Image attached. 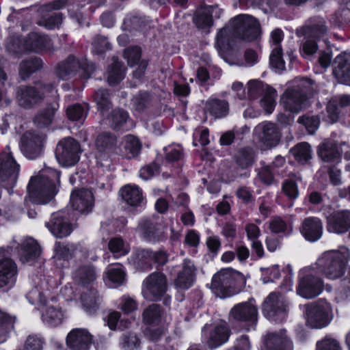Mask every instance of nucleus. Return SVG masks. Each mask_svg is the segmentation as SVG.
Segmentation results:
<instances>
[{"instance_id": "nucleus-44", "label": "nucleus", "mask_w": 350, "mask_h": 350, "mask_svg": "<svg viewBox=\"0 0 350 350\" xmlns=\"http://www.w3.org/2000/svg\"><path fill=\"white\" fill-rule=\"evenodd\" d=\"M55 255L54 258L56 261L57 265H59L57 260L67 261L70 259L75 250V247L72 244H64L57 242L55 245Z\"/></svg>"}, {"instance_id": "nucleus-35", "label": "nucleus", "mask_w": 350, "mask_h": 350, "mask_svg": "<svg viewBox=\"0 0 350 350\" xmlns=\"http://www.w3.org/2000/svg\"><path fill=\"white\" fill-rule=\"evenodd\" d=\"M81 300L83 308L90 314L95 312L102 301L97 291L94 288L89 287L85 288L83 291Z\"/></svg>"}, {"instance_id": "nucleus-53", "label": "nucleus", "mask_w": 350, "mask_h": 350, "mask_svg": "<svg viewBox=\"0 0 350 350\" xmlns=\"http://www.w3.org/2000/svg\"><path fill=\"white\" fill-rule=\"evenodd\" d=\"M153 258V252L150 250L142 249L135 252L136 263L139 266L150 269Z\"/></svg>"}, {"instance_id": "nucleus-13", "label": "nucleus", "mask_w": 350, "mask_h": 350, "mask_svg": "<svg viewBox=\"0 0 350 350\" xmlns=\"http://www.w3.org/2000/svg\"><path fill=\"white\" fill-rule=\"evenodd\" d=\"M247 96L251 100H255L262 96L260 105L267 113H271L276 105L277 92L271 86L262 81L257 79L250 80L247 84Z\"/></svg>"}, {"instance_id": "nucleus-14", "label": "nucleus", "mask_w": 350, "mask_h": 350, "mask_svg": "<svg viewBox=\"0 0 350 350\" xmlns=\"http://www.w3.org/2000/svg\"><path fill=\"white\" fill-rule=\"evenodd\" d=\"M19 171L20 165L7 146L6 150L0 153V185L6 188L8 193L15 185Z\"/></svg>"}, {"instance_id": "nucleus-25", "label": "nucleus", "mask_w": 350, "mask_h": 350, "mask_svg": "<svg viewBox=\"0 0 350 350\" xmlns=\"http://www.w3.org/2000/svg\"><path fill=\"white\" fill-rule=\"evenodd\" d=\"M299 231L306 240L310 242H316L322 237L323 222L316 217H306L302 221Z\"/></svg>"}, {"instance_id": "nucleus-40", "label": "nucleus", "mask_w": 350, "mask_h": 350, "mask_svg": "<svg viewBox=\"0 0 350 350\" xmlns=\"http://www.w3.org/2000/svg\"><path fill=\"white\" fill-rule=\"evenodd\" d=\"M42 66V60L36 57L23 60L19 65V75L23 80L28 79L31 74L38 70Z\"/></svg>"}, {"instance_id": "nucleus-34", "label": "nucleus", "mask_w": 350, "mask_h": 350, "mask_svg": "<svg viewBox=\"0 0 350 350\" xmlns=\"http://www.w3.org/2000/svg\"><path fill=\"white\" fill-rule=\"evenodd\" d=\"M336 66L334 69V75L338 81L350 85V53H343L335 59Z\"/></svg>"}, {"instance_id": "nucleus-16", "label": "nucleus", "mask_w": 350, "mask_h": 350, "mask_svg": "<svg viewBox=\"0 0 350 350\" xmlns=\"http://www.w3.org/2000/svg\"><path fill=\"white\" fill-rule=\"evenodd\" d=\"M80 153L79 144L73 138L67 137L58 143L56 148L55 157L61 165L71 167L79 161Z\"/></svg>"}, {"instance_id": "nucleus-43", "label": "nucleus", "mask_w": 350, "mask_h": 350, "mask_svg": "<svg viewBox=\"0 0 350 350\" xmlns=\"http://www.w3.org/2000/svg\"><path fill=\"white\" fill-rule=\"evenodd\" d=\"M290 152L295 159L300 163H306L312 158L310 146L306 142L298 144Z\"/></svg>"}, {"instance_id": "nucleus-8", "label": "nucleus", "mask_w": 350, "mask_h": 350, "mask_svg": "<svg viewBox=\"0 0 350 350\" xmlns=\"http://www.w3.org/2000/svg\"><path fill=\"white\" fill-rule=\"evenodd\" d=\"M317 271L312 265L301 269L299 273L296 293L304 299H313L324 289L323 279L317 276Z\"/></svg>"}, {"instance_id": "nucleus-57", "label": "nucleus", "mask_w": 350, "mask_h": 350, "mask_svg": "<svg viewBox=\"0 0 350 350\" xmlns=\"http://www.w3.org/2000/svg\"><path fill=\"white\" fill-rule=\"evenodd\" d=\"M270 64L278 70H285V62L282 59L281 47L273 48L270 55Z\"/></svg>"}, {"instance_id": "nucleus-22", "label": "nucleus", "mask_w": 350, "mask_h": 350, "mask_svg": "<svg viewBox=\"0 0 350 350\" xmlns=\"http://www.w3.org/2000/svg\"><path fill=\"white\" fill-rule=\"evenodd\" d=\"M254 132L259 141L266 148L275 146L280 139L278 128L275 124L270 122H263L258 124L255 127Z\"/></svg>"}, {"instance_id": "nucleus-42", "label": "nucleus", "mask_w": 350, "mask_h": 350, "mask_svg": "<svg viewBox=\"0 0 350 350\" xmlns=\"http://www.w3.org/2000/svg\"><path fill=\"white\" fill-rule=\"evenodd\" d=\"M57 107L58 105L55 103L40 111L34 118L35 124L40 127L50 125Z\"/></svg>"}, {"instance_id": "nucleus-32", "label": "nucleus", "mask_w": 350, "mask_h": 350, "mask_svg": "<svg viewBox=\"0 0 350 350\" xmlns=\"http://www.w3.org/2000/svg\"><path fill=\"white\" fill-rule=\"evenodd\" d=\"M342 145H345V143L338 144L332 139L325 140L319 146L318 154L324 162H337L340 159L341 154L339 146Z\"/></svg>"}, {"instance_id": "nucleus-6", "label": "nucleus", "mask_w": 350, "mask_h": 350, "mask_svg": "<svg viewBox=\"0 0 350 350\" xmlns=\"http://www.w3.org/2000/svg\"><path fill=\"white\" fill-rule=\"evenodd\" d=\"M244 283L242 274L231 269H225L213 275L211 288L217 297L224 298L233 295L236 288Z\"/></svg>"}, {"instance_id": "nucleus-39", "label": "nucleus", "mask_w": 350, "mask_h": 350, "mask_svg": "<svg viewBox=\"0 0 350 350\" xmlns=\"http://www.w3.org/2000/svg\"><path fill=\"white\" fill-rule=\"evenodd\" d=\"M107 284L111 288H116L124 284L126 280V273L123 267L116 265L107 268L106 271Z\"/></svg>"}, {"instance_id": "nucleus-11", "label": "nucleus", "mask_w": 350, "mask_h": 350, "mask_svg": "<svg viewBox=\"0 0 350 350\" xmlns=\"http://www.w3.org/2000/svg\"><path fill=\"white\" fill-rule=\"evenodd\" d=\"M312 82L309 79L300 80L297 88L288 89L281 97L284 107L291 112L298 113L308 104V94L311 90Z\"/></svg>"}, {"instance_id": "nucleus-33", "label": "nucleus", "mask_w": 350, "mask_h": 350, "mask_svg": "<svg viewBox=\"0 0 350 350\" xmlns=\"http://www.w3.org/2000/svg\"><path fill=\"white\" fill-rule=\"evenodd\" d=\"M161 230V224L154 219H142L137 228V232L144 239L152 242L158 241Z\"/></svg>"}, {"instance_id": "nucleus-9", "label": "nucleus", "mask_w": 350, "mask_h": 350, "mask_svg": "<svg viewBox=\"0 0 350 350\" xmlns=\"http://www.w3.org/2000/svg\"><path fill=\"white\" fill-rule=\"evenodd\" d=\"M167 282L165 275L161 272H154L147 276L142 282V293L149 301H159L169 305L171 297L167 295Z\"/></svg>"}, {"instance_id": "nucleus-55", "label": "nucleus", "mask_w": 350, "mask_h": 350, "mask_svg": "<svg viewBox=\"0 0 350 350\" xmlns=\"http://www.w3.org/2000/svg\"><path fill=\"white\" fill-rule=\"evenodd\" d=\"M183 148L179 144H172L165 148V160L167 162H176L183 157Z\"/></svg>"}, {"instance_id": "nucleus-56", "label": "nucleus", "mask_w": 350, "mask_h": 350, "mask_svg": "<svg viewBox=\"0 0 350 350\" xmlns=\"http://www.w3.org/2000/svg\"><path fill=\"white\" fill-rule=\"evenodd\" d=\"M194 22L196 25L201 29L208 28L213 25V19L207 12L206 5L196 14Z\"/></svg>"}, {"instance_id": "nucleus-31", "label": "nucleus", "mask_w": 350, "mask_h": 350, "mask_svg": "<svg viewBox=\"0 0 350 350\" xmlns=\"http://www.w3.org/2000/svg\"><path fill=\"white\" fill-rule=\"evenodd\" d=\"M72 278L77 284L89 287L96 280L95 268L90 263L79 264L72 272Z\"/></svg>"}, {"instance_id": "nucleus-62", "label": "nucleus", "mask_w": 350, "mask_h": 350, "mask_svg": "<svg viewBox=\"0 0 350 350\" xmlns=\"http://www.w3.org/2000/svg\"><path fill=\"white\" fill-rule=\"evenodd\" d=\"M67 116L72 121L81 120L85 118L86 112L81 105L76 104L68 107Z\"/></svg>"}, {"instance_id": "nucleus-54", "label": "nucleus", "mask_w": 350, "mask_h": 350, "mask_svg": "<svg viewBox=\"0 0 350 350\" xmlns=\"http://www.w3.org/2000/svg\"><path fill=\"white\" fill-rule=\"evenodd\" d=\"M118 307L124 313L130 314L137 309V301L129 295H123L118 302Z\"/></svg>"}, {"instance_id": "nucleus-64", "label": "nucleus", "mask_w": 350, "mask_h": 350, "mask_svg": "<svg viewBox=\"0 0 350 350\" xmlns=\"http://www.w3.org/2000/svg\"><path fill=\"white\" fill-rule=\"evenodd\" d=\"M205 243L208 252L213 256H217L221 247L219 237L216 235H210L206 237Z\"/></svg>"}, {"instance_id": "nucleus-59", "label": "nucleus", "mask_w": 350, "mask_h": 350, "mask_svg": "<svg viewBox=\"0 0 350 350\" xmlns=\"http://www.w3.org/2000/svg\"><path fill=\"white\" fill-rule=\"evenodd\" d=\"M92 45L93 52L96 54H102L111 49V46L107 38L100 36H97L94 38Z\"/></svg>"}, {"instance_id": "nucleus-38", "label": "nucleus", "mask_w": 350, "mask_h": 350, "mask_svg": "<svg viewBox=\"0 0 350 350\" xmlns=\"http://www.w3.org/2000/svg\"><path fill=\"white\" fill-rule=\"evenodd\" d=\"M121 195L123 200L131 206H137L142 201V191L136 185H127L122 188Z\"/></svg>"}, {"instance_id": "nucleus-37", "label": "nucleus", "mask_w": 350, "mask_h": 350, "mask_svg": "<svg viewBox=\"0 0 350 350\" xmlns=\"http://www.w3.org/2000/svg\"><path fill=\"white\" fill-rule=\"evenodd\" d=\"M206 110L215 118L225 117L229 110V105L225 100L209 98L206 103Z\"/></svg>"}, {"instance_id": "nucleus-17", "label": "nucleus", "mask_w": 350, "mask_h": 350, "mask_svg": "<svg viewBox=\"0 0 350 350\" xmlns=\"http://www.w3.org/2000/svg\"><path fill=\"white\" fill-rule=\"evenodd\" d=\"M229 338V329L225 321L208 325L202 329V342L209 348H217L225 343Z\"/></svg>"}, {"instance_id": "nucleus-50", "label": "nucleus", "mask_w": 350, "mask_h": 350, "mask_svg": "<svg viewBox=\"0 0 350 350\" xmlns=\"http://www.w3.org/2000/svg\"><path fill=\"white\" fill-rule=\"evenodd\" d=\"M120 345L124 350H136L140 346V340L134 333H125L121 337Z\"/></svg>"}, {"instance_id": "nucleus-41", "label": "nucleus", "mask_w": 350, "mask_h": 350, "mask_svg": "<svg viewBox=\"0 0 350 350\" xmlns=\"http://www.w3.org/2000/svg\"><path fill=\"white\" fill-rule=\"evenodd\" d=\"M107 72V82L110 85L119 83L124 77L125 68L116 58L112 59Z\"/></svg>"}, {"instance_id": "nucleus-23", "label": "nucleus", "mask_w": 350, "mask_h": 350, "mask_svg": "<svg viewBox=\"0 0 350 350\" xmlns=\"http://www.w3.org/2000/svg\"><path fill=\"white\" fill-rule=\"evenodd\" d=\"M18 258L23 264H33L40 254L38 243L31 237H25L16 247Z\"/></svg>"}, {"instance_id": "nucleus-15", "label": "nucleus", "mask_w": 350, "mask_h": 350, "mask_svg": "<svg viewBox=\"0 0 350 350\" xmlns=\"http://www.w3.org/2000/svg\"><path fill=\"white\" fill-rule=\"evenodd\" d=\"M288 301L279 293H271L262 304V313L271 321L282 322L286 317Z\"/></svg>"}, {"instance_id": "nucleus-49", "label": "nucleus", "mask_w": 350, "mask_h": 350, "mask_svg": "<svg viewBox=\"0 0 350 350\" xmlns=\"http://www.w3.org/2000/svg\"><path fill=\"white\" fill-rule=\"evenodd\" d=\"M122 146L126 154H130V157L136 156L141 149V145L138 139L131 135L124 137Z\"/></svg>"}, {"instance_id": "nucleus-58", "label": "nucleus", "mask_w": 350, "mask_h": 350, "mask_svg": "<svg viewBox=\"0 0 350 350\" xmlns=\"http://www.w3.org/2000/svg\"><path fill=\"white\" fill-rule=\"evenodd\" d=\"M298 122L303 124L310 134H313L319 126V119L313 116H301L299 118Z\"/></svg>"}, {"instance_id": "nucleus-7", "label": "nucleus", "mask_w": 350, "mask_h": 350, "mask_svg": "<svg viewBox=\"0 0 350 350\" xmlns=\"http://www.w3.org/2000/svg\"><path fill=\"white\" fill-rule=\"evenodd\" d=\"M51 40L44 35L31 32L25 41H21L18 36H10L5 42L6 50L12 53H20L26 51L36 53L51 49Z\"/></svg>"}, {"instance_id": "nucleus-20", "label": "nucleus", "mask_w": 350, "mask_h": 350, "mask_svg": "<svg viewBox=\"0 0 350 350\" xmlns=\"http://www.w3.org/2000/svg\"><path fill=\"white\" fill-rule=\"evenodd\" d=\"M45 135L37 131H27L21 137L20 148L23 154L29 159H34L42 151Z\"/></svg>"}, {"instance_id": "nucleus-1", "label": "nucleus", "mask_w": 350, "mask_h": 350, "mask_svg": "<svg viewBox=\"0 0 350 350\" xmlns=\"http://www.w3.org/2000/svg\"><path fill=\"white\" fill-rule=\"evenodd\" d=\"M260 36L261 29L258 21L251 15L239 14L218 31L215 46L221 52L229 47L233 38L252 42L258 40Z\"/></svg>"}, {"instance_id": "nucleus-36", "label": "nucleus", "mask_w": 350, "mask_h": 350, "mask_svg": "<svg viewBox=\"0 0 350 350\" xmlns=\"http://www.w3.org/2000/svg\"><path fill=\"white\" fill-rule=\"evenodd\" d=\"M143 320L145 323L151 326L160 325L166 321L160 306L155 304H151L144 310Z\"/></svg>"}, {"instance_id": "nucleus-19", "label": "nucleus", "mask_w": 350, "mask_h": 350, "mask_svg": "<svg viewBox=\"0 0 350 350\" xmlns=\"http://www.w3.org/2000/svg\"><path fill=\"white\" fill-rule=\"evenodd\" d=\"M66 345L70 350H90L92 344L96 350H101L98 341L93 340V336L85 328L72 329L66 338Z\"/></svg>"}, {"instance_id": "nucleus-28", "label": "nucleus", "mask_w": 350, "mask_h": 350, "mask_svg": "<svg viewBox=\"0 0 350 350\" xmlns=\"http://www.w3.org/2000/svg\"><path fill=\"white\" fill-rule=\"evenodd\" d=\"M142 50L139 46H130L124 51V57L131 66H137L133 71V76L137 79H141L148 66V62L141 59Z\"/></svg>"}, {"instance_id": "nucleus-21", "label": "nucleus", "mask_w": 350, "mask_h": 350, "mask_svg": "<svg viewBox=\"0 0 350 350\" xmlns=\"http://www.w3.org/2000/svg\"><path fill=\"white\" fill-rule=\"evenodd\" d=\"M9 254V247H0V288L12 286L16 281V265Z\"/></svg>"}, {"instance_id": "nucleus-48", "label": "nucleus", "mask_w": 350, "mask_h": 350, "mask_svg": "<svg viewBox=\"0 0 350 350\" xmlns=\"http://www.w3.org/2000/svg\"><path fill=\"white\" fill-rule=\"evenodd\" d=\"M94 100L101 113L109 110L111 107L110 96L107 90H98L94 94Z\"/></svg>"}, {"instance_id": "nucleus-12", "label": "nucleus", "mask_w": 350, "mask_h": 350, "mask_svg": "<svg viewBox=\"0 0 350 350\" xmlns=\"http://www.w3.org/2000/svg\"><path fill=\"white\" fill-rule=\"evenodd\" d=\"M95 70L93 63L86 59H79L73 55L58 64L55 73L62 80H68L78 75L82 78H89Z\"/></svg>"}, {"instance_id": "nucleus-60", "label": "nucleus", "mask_w": 350, "mask_h": 350, "mask_svg": "<svg viewBox=\"0 0 350 350\" xmlns=\"http://www.w3.org/2000/svg\"><path fill=\"white\" fill-rule=\"evenodd\" d=\"M209 132L208 129L202 128L195 131L193 133V146H206L209 144Z\"/></svg>"}, {"instance_id": "nucleus-3", "label": "nucleus", "mask_w": 350, "mask_h": 350, "mask_svg": "<svg viewBox=\"0 0 350 350\" xmlns=\"http://www.w3.org/2000/svg\"><path fill=\"white\" fill-rule=\"evenodd\" d=\"M60 172L51 167L42 170L38 175L31 178L25 201L36 204H46L57 193L60 183Z\"/></svg>"}, {"instance_id": "nucleus-18", "label": "nucleus", "mask_w": 350, "mask_h": 350, "mask_svg": "<svg viewBox=\"0 0 350 350\" xmlns=\"http://www.w3.org/2000/svg\"><path fill=\"white\" fill-rule=\"evenodd\" d=\"M74 217L66 211H59L52 214L50 221L46 222L45 226L55 237L64 238L72 232L73 227L70 220Z\"/></svg>"}, {"instance_id": "nucleus-27", "label": "nucleus", "mask_w": 350, "mask_h": 350, "mask_svg": "<svg viewBox=\"0 0 350 350\" xmlns=\"http://www.w3.org/2000/svg\"><path fill=\"white\" fill-rule=\"evenodd\" d=\"M177 268V276L174 280L176 287L180 290L188 289L194 280L196 268L193 263L188 259H185L182 265Z\"/></svg>"}, {"instance_id": "nucleus-4", "label": "nucleus", "mask_w": 350, "mask_h": 350, "mask_svg": "<svg viewBox=\"0 0 350 350\" xmlns=\"http://www.w3.org/2000/svg\"><path fill=\"white\" fill-rule=\"evenodd\" d=\"M350 258V252L345 247L323 252L312 266L319 274L325 278L335 280L344 275Z\"/></svg>"}, {"instance_id": "nucleus-30", "label": "nucleus", "mask_w": 350, "mask_h": 350, "mask_svg": "<svg viewBox=\"0 0 350 350\" xmlns=\"http://www.w3.org/2000/svg\"><path fill=\"white\" fill-rule=\"evenodd\" d=\"M70 203L75 210L81 213H88L94 205L93 195L87 189L75 190L71 193Z\"/></svg>"}, {"instance_id": "nucleus-2", "label": "nucleus", "mask_w": 350, "mask_h": 350, "mask_svg": "<svg viewBox=\"0 0 350 350\" xmlns=\"http://www.w3.org/2000/svg\"><path fill=\"white\" fill-rule=\"evenodd\" d=\"M35 286L26 295L32 305H39L41 320L44 325L50 328L60 326L66 318V312L57 304L48 301L49 284L44 280L39 279Z\"/></svg>"}, {"instance_id": "nucleus-29", "label": "nucleus", "mask_w": 350, "mask_h": 350, "mask_svg": "<svg viewBox=\"0 0 350 350\" xmlns=\"http://www.w3.org/2000/svg\"><path fill=\"white\" fill-rule=\"evenodd\" d=\"M327 230L340 234L350 228V211L341 210L334 212L327 219Z\"/></svg>"}, {"instance_id": "nucleus-61", "label": "nucleus", "mask_w": 350, "mask_h": 350, "mask_svg": "<svg viewBox=\"0 0 350 350\" xmlns=\"http://www.w3.org/2000/svg\"><path fill=\"white\" fill-rule=\"evenodd\" d=\"M44 339L38 335H30L25 341L24 350H42Z\"/></svg>"}, {"instance_id": "nucleus-52", "label": "nucleus", "mask_w": 350, "mask_h": 350, "mask_svg": "<svg viewBox=\"0 0 350 350\" xmlns=\"http://www.w3.org/2000/svg\"><path fill=\"white\" fill-rule=\"evenodd\" d=\"M109 118L113 129H120L123 127L124 124H126L129 114L123 109H115Z\"/></svg>"}, {"instance_id": "nucleus-47", "label": "nucleus", "mask_w": 350, "mask_h": 350, "mask_svg": "<svg viewBox=\"0 0 350 350\" xmlns=\"http://www.w3.org/2000/svg\"><path fill=\"white\" fill-rule=\"evenodd\" d=\"M62 21L63 16L61 13H53L52 14L42 16L38 21V25L42 26L47 29H54L59 27Z\"/></svg>"}, {"instance_id": "nucleus-5", "label": "nucleus", "mask_w": 350, "mask_h": 350, "mask_svg": "<svg viewBox=\"0 0 350 350\" xmlns=\"http://www.w3.org/2000/svg\"><path fill=\"white\" fill-rule=\"evenodd\" d=\"M47 96L55 98L57 90L51 83L40 81L34 87L20 88L16 98L20 106L30 109L39 105Z\"/></svg>"}, {"instance_id": "nucleus-24", "label": "nucleus", "mask_w": 350, "mask_h": 350, "mask_svg": "<svg viewBox=\"0 0 350 350\" xmlns=\"http://www.w3.org/2000/svg\"><path fill=\"white\" fill-rule=\"evenodd\" d=\"M230 315L237 321L249 322L252 329L257 322L258 310L252 300L235 305L230 310Z\"/></svg>"}, {"instance_id": "nucleus-26", "label": "nucleus", "mask_w": 350, "mask_h": 350, "mask_svg": "<svg viewBox=\"0 0 350 350\" xmlns=\"http://www.w3.org/2000/svg\"><path fill=\"white\" fill-rule=\"evenodd\" d=\"M265 350H293L285 330L268 332L263 338Z\"/></svg>"}, {"instance_id": "nucleus-51", "label": "nucleus", "mask_w": 350, "mask_h": 350, "mask_svg": "<svg viewBox=\"0 0 350 350\" xmlns=\"http://www.w3.org/2000/svg\"><path fill=\"white\" fill-rule=\"evenodd\" d=\"M237 164L241 168H247L252 165L254 161V152L251 148H244L238 152L236 156Z\"/></svg>"}, {"instance_id": "nucleus-10", "label": "nucleus", "mask_w": 350, "mask_h": 350, "mask_svg": "<svg viewBox=\"0 0 350 350\" xmlns=\"http://www.w3.org/2000/svg\"><path fill=\"white\" fill-rule=\"evenodd\" d=\"M306 324L312 329H323L328 326L334 319L332 305L319 300L306 306Z\"/></svg>"}, {"instance_id": "nucleus-63", "label": "nucleus", "mask_w": 350, "mask_h": 350, "mask_svg": "<svg viewBox=\"0 0 350 350\" xmlns=\"http://www.w3.org/2000/svg\"><path fill=\"white\" fill-rule=\"evenodd\" d=\"M316 350H341L339 342L331 337H325L317 343Z\"/></svg>"}, {"instance_id": "nucleus-45", "label": "nucleus", "mask_w": 350, "mask_h": 350, "mask_svg": "<svg viewBox=\"0 0 350 350\" xmlns=\"http://www.w3.org/2000/svg\"><path fill=\"white\" fill-rule=\"evenodd\" d=\"M108 247L110 252L117 257L126 255L130 250L129 244L120 237L112 238L108 243Z\"/></svg>"}, {"instance_id": "nucleus-46", "label": "nucleus", "mask_w": 350, "mask_h": 350, "mask_svg": "<svg viewBox=\"0 0 350 350\" xmlns=\"http://www.w3.org/2000/svg\"><path fill=\"white\" fill-rule=\"evenodd\" d=\"M115 142L114 136L108 133H103L97 137L96 145L98 151L109 152L113 150Z\"/></svg>"}]
</instances>
